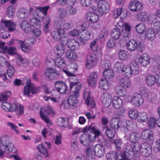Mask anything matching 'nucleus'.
Here are the masks:
<instances>
[{"instance_id": "obj_11", "label": "nucleus", "mask_w": 160, "mask_h": 160, "mask_svg": "<svg viewBox=\"0 0 160 160\" xmlns=\"http://www.w3.org/2000/svg\"><path fill=\"white\" fill-rule=\"evenodd\" d=\"M131 102L135 107H138L142 104L143 99L140 94L134 93L132 95Z\"/></svg>"}, {"instance_id": "obj_6", "label": "nucleus", "mask_w": 160, "mask_h": 160, "mask_svg": "<svg viewBox=\"0 0 160 160\" xmlns=\"http://www.w3.org/2000/svg\"><path fill=\"white\" fill-rule=\"evenodd\" d=\"M60 39L61 43L56 45V49L58 51V54L62 55L65 53L69 39L67 36H64L61 37Z\"/></svg>"}, {"instance_id": "obj_62", "label": "nucleus", "mask_w": 160, "mask_h": 160, "mask_svg": "<svg viewBox=\"0 0 160 160\" xmlns=\"http://www.w3.org/2000/svg\"><path fill=\"white\" fill-rule=\"evenodd\" d=\"M116 42L113 38H111L107 42V47L109 48H114L116 45Z\"/></svg>"}, {"instance_id": "obj_31", "label": "nucleus", "mask_w": 160, "mask_h": 160, "mask_svg": "<svg viewBox=\"0 0 160 160\" xmlns=\"http://www.w3.org/2000/svg\"><path fill=\"white\" fill-rule=\"evenodd\" d=\"M82 130L81 131V132L86 133L90 131V133L89 134H92V133L95 134V133H97L98 132H100L96 127H93L92 125L86 126L85 127L82 128Z\"/></svg>"}, {"instance_id": "obj_26", "label": "nucleus", "mask_w": 160, "mask_h": 160, "mask_svg": "<svg viewBox=\"0 0 160 160\" xmlns=\"http://www.w3.org/2000/svg\"><path fill=\"white\" fill-rule=\"evenodd\" d=\"M121 27L120 26L117 27L116 28L112 29L111 34L112 37L115 40L118 39L120 37L121 38H122V34H121ZM121 40H122L121 39Z\"/></svg>"}, {"instance_id": "obj_25", "label": "nucleus", "mask_w": 160, "mask_h": 160, "mask_svg": "<svg viewBox=\"0 0 160 160\" xmlns=\"http://www.w3.org/2000/svg\"><path fill=\"white\" fill-rule=\"evenodd\" d=\"M29 14L28 10L24 8L19 9L17 13V16L19 19L27 18Z\"/></svg>"}, {"instance_id": "obj_3", "label": "nucleus", "mask_w": 160, "mask_h": 160, "mask_svg": "<svg viewBox=\"0 0 160 160\" xmlns=\"http://www.w3.org/2000/svg\"><path fill=\"white\" fill-rule=\"evenodd\" d=\"M127 49L130 51L133 52L137 49L139 52H142L145 50L143 43L139 41H137L133 39L129 40L126 43Z\"/></svg>"}, {"instance_id": "obj_60", "label": "nucleus", "mask_w": 160, "mask_h": 160, "mask_svg": "<svg viewBox=\"0 0 160 160\" xmlns=\"http://www.w3.org/2000/svg\"><path fill=\"white\" fill-rule=\"evenodd\" d=\"M6 12L7 16L9 18H12L14 15L15 13V10L13 8V7L11 6L8 8Z\"/></svg>"}, {"instance_id": "obj_22", "label": "nucleus", "mask_w": 160, "mask_h": 160, "mask_svg": "<svg viewBox=\"0 0 160 160\" xmlns=\"http://www.w3.org/2000/svg\"><path fill=\"white\" fill-rule=\"evenodd\" d=\"M33 40L31 38H29L28 39V40L22 41L21 40H18V43L19 45L20 46V48L24 52H28L29 51V49L28 48L29 42H28V40Z\"/></svg>"}, {"instance_id": "obj_17", "label": "nucleus", "mask_w": 160, "mask_h": 160, "mask_svg": "<svg viewBox=\"0 0 160 160\" xmlns=\"http://www.w3.org/2000/svg\"><path fill=\"white\" fill-rule=\"evenodd\" d=\"M129 8L132 12H139L142 9V4L136 0L131 1L129 5Z\"/></svg>"}, {"instance_id": "obj_63", "label": "nucleus", "mask_w": 160, "mask_h": 160, "mask_svg": "<svg viewBox=\"0 0 160 160\" xmlns=\"http://www.w3.org/2000/svg\"><path fill=\"white\" fill-rule=\"evenodd\" d=\"M102 68L104 70L109 69L111 66V63L109 61L105 60L102 62Z\"/></svg>"}, {"instance_id": "obj_5", "label": "nucleus", "mask_w": 160, "mask_h": 160, "mask_svg": "<svg viewBox=\"0 0 160 160\" xmlns=\"http://www.w3.org/2000/svg\"><path fill=\"white\" fill-rule=\"evenodd\" d=\"M82 88L81 85L77 86L75 90L73 91V94L70 95L67 100V102L70 107H77L78 100L77 99L79 96V90Z\"/></svg>"}, {"instance_id": "obj_29", "label": "nucleus", "mask_w": 160, "mask_h": 160, "mask_svg": "<svg viewBox=\"0 0 160 160\" xmlns=\"http://www.w3.org/2000/svg\"><path fill=\"white\" fill-rule=\"evenodd\" d=\"M138 59L140 64L143 66H147L149 62L150 58L146 53L142 54Z\"/></svg>"}, {"instance_id": "obj_44", "label": "nucleus", "mask_w": 160, "mask_h": 160, "mask_svg": "<svg viewBox=\"0 0 160 160\" xmlns=\"http://www.w3.org/2000/svg\"><path fill=\"white\" fill-rule=\"evenodd\" d=\"M112 143L114 144L116 148L118 149H120L123 145V142L122 139L118 138L115 139H111L110 140Z\"/></svg>"}, {"instance_id": "obj_18", "label": "nucleus", "mask_w": 160, "mask_h": 160, "mask_svg": "<svg viewBox=\"0 0 160 160\" xmlns=\"http://www.w3.org/2000/svg\"><path fill=\"white\" fill-rule=\"evenodd\" d=\"M112 97L108 93L105 92L102 96V102L103 105L106 107H109L112 102Z\"/></svg>"}, {"instance_id": "obj_52", "label": "nucleus", "mask_w": 160, "mask_h": 160, "mask_svg": "<svg viewBox=\"0 0 160 160\" xmlns=\"http://www.w3.org/2000/svg\"><path fill=\"white\" fill-rule=\"evenodd\" d=\"M130 67L132 74L136 75L139 72L138 65L135 63H131L129 65Z\"/></svg>"}, {"instance_id": "obj_15", "label": "nucleus", "mask_w": 160, "mask_h": 160, "mask_svg": "<svg viewBox=\"0 0 160 160\" xmlns=\"http://www.w3.org/2000/svg\"><path fill=\"white\" fill-rule=\"evenodd\" d=\"M99 12L103 14L106 13L108 12L110 7L108 3L105 1H99L97 2Z\"/></svg>"}, {"instance_id": "obj_38", "label": "nucleus", "mask_w": 160, "mask_h": 160, "mask_svg": "<svg viewBox=\"0 0 160 160\" xmlns=\"http://www.w3.org/2000/svg\"><path fill=\"white\" fill-rule=\"evenodd\" d=\"M11 108L13 109V111L16 112V114L18 116H20L23 113V108L21 105L18 108L16 103H14L11 105Z\"/></svg>"}, {"instance_id": "obj_43", "label": "nucleus", "mask_w": 160, "mask_h": 160, "mask_svg": "<svg viewBox=\"0 0 160 160\" xmlns=\"http://www.w3.org/2000/svg\"><path fill=\"white\" fill-rule=\"evenodd\" d=\"M156 34V32H155L154 29L150 28L147 31L146 36L148 39L152 41L154 39Z\"/></svg>"}, {"instance_id": "obj_47", "label": "nucleus", "mask_w": 160, "mask_h": 160, "mask_svg": "<svg viewBox=\"0 0 160 160\" xmlns=\"http://www.w3.org/2000/svg\"><path fill=\"white\" fill-rule=\"evenodd\" d=\"M140 135L135 132H132L129 135V139L132 143H138L137 141L139 139Z\"/></svg>"}, {"instance_id": "obj_46", "label": "nucleus", "mask_w": 160, "mask_h": 160, "mask_svg": "<svg viewBox=\"0 0 160 160\" xmlns=\"http://www.w3.org/2000/svg\"><path fill=\"white\" fill-rule=\"evenodd\" d=\"M69 80L70 82V90L74 86L79 83V79L73 74L71 77L69 78Z\"/></svg>"}, {"instance_id": "obj_8", "label": "nucleus", "mask_w": 160, "mask_h": 160, "mask_svg": "<svg viewBox=\"0 0 160 160\" xmlns=\"http://www.w3.org/2000/svg\"><path fill=\"white\" fill-rule=\"evenodd\" d=\"M26 81L27 84L25 86L23 90V94L24 95L30 97L31 92L32 94H35L39 92L38 88L34 87L33 85L30 82L29 80L28 84L27 83V79H26Z\"/></svg>"}, {"instance_id": "obj_16", "label": "nucleus", "mask_w": 160, "mask_h": 160, "mask_svg": "<svg viewBox=\"0 0 160 160\" xmlns=\"http://www.w3.org/2000/svg\"><path fill=\"white\" fill-rule=\"evenodd\" d=\"M107 160H123V156L121 153L119 154L118 152L110 151L106 154Z\"/></svg>"}, {"instance_id": "obj_61", "label": "nucleus", "mask_w": 160, "mask_h": 160, "mask_svg": "<svg viewBox=\"0 0 160 160\" xmlns=\"http://www.w3.org/2000/svg\"><path fill=\"white\" fill-rule=\"evenodd\" d=\"M119 58L122 60H126L128 58L127 52L124 50H120L118 53Z\"/></svg>"}, {"instance_id": "obj_51", "label": "nucleus", "mask_w": 160, "mask_h": 160, "mask_svg": "<svg viewBox=\"0 0 160 160\" xmlns=\"http://www.w3.org/2000/svg\"><path fill=\"white\" fill-rule=\"evenodd\" d=\"M42 112L48 115H53L55 114V112L53 111L52 108L48 106H46L45 108H41V110Z\"/></svg>"}, {"instance_id": "obj_27", "label": "nucleus", "mask_w": 160, "mask_h": 160, "mask_svg": "<svg viewBox=\"0 0 160 160\" xmlns=\"http://www.w3.org/2000/svg\"><path fill=\"white\" fill-rule=\"evenodd\" d=\"M20 27L26 33H29L32 31V26L30 25L28 21H23L20 24Z\"/></svg>"}, {"instance_id": "obj_19", "label": "nucleus", "mask_w": 160, "mask_h": 160, "mask_svg": "<svg viewBox=\"0 0 160 160\" xmlns=\"http://www.w3.org/2000/svg\"><path fill=\"white\" fill-rule=\"evenodd\" d=\"M2 143V145L4 147V150L5 151H7L8 153L12 152L14 148V146L12 143H10L9 144V141L8 139L4 138L3 139H1L0 138V143Z\"/></svg>"}, {"instance_id": "obj_35", "label": "nucleus", "mask_w": 160, "mask_h": 160, "mask_svg": "<svg viewBox=\"0 0 160 160\" xmlns=\"http://www.w3.org/2000/svg\"><path fill=\"white\" fill-rule=\"evenodd\" d=\"M37 148L39 152L46 158L49 157L50 155L46 148L45 146L42 144H41L37 146Z\"/></svg>"}, {"instance_id": "obj_2", "label": "nucleus", "mask_w": 160, "mask_h": 160, "mask_svg": "<svg viewBox=\"0 0 160 160\" xmlns=\"http://www.w3.org/2000/svg\"><path fill=\"white\" fill-rule=\"evenodd\" d=\"M49 8V6H46L43 7H38L36 8V12L37 17L32 18L30 20V22L32 23V26L36 28H39L41 22L40 19H42L41 15L44 14V16H46L47 11Z\"/></svg>"}, {"instance_id": "obj_58", "label": "nucleus", "mask_w": 160, "mask_h": 160, "mask_svg": "<svg viewBox=\"0 0 160 160\" xmlns=\"http://www.w3.org/2000/svg\"><path fill=\"white\" fill-rule=\"evenodd\" d=\"M128 114L131 118L133 119H135L138 117L139 114L136 110L132 109L129 111Z\"/></svg>"}, {"instance_id": "obj_56", "label": "nucleus", "mask_w": 160, "mask_h": 160, "mask_svg": "<svg viewBox=\"0 0 160 160\" xmlns=\"http://www.w3.org/2000/svg\"><path fill=\"white\" fill-rule=\"evenodd\" d=\"M2 107L3 109L6 111H13V109L11 108V104L6 102L2 103Z\"/></svg>"}, {"instance_id": "obj_48", "label": "nucleus", "mask_w": 160, "mask_h": 160, "mask_svg": "<svg viewBox=\"0 0 160 160\" xmlns=\"http://www.w3.org/2000/svg\"><path fill=\"white\" fill-rule=\"evenodd\" d=\"M50 18L48 17H46V19L44 20L43 23L45 24L43 27V30L44 32L47 34L50 31L49 28Z\"/></svg>"}, {"instance_id": "obj_54", "label": "nucleus", "mask_w": 160, "mask_h": 160, "mask_svg": "<svg viewBox=\"0 0 160 160\" xmlns=\"http://www.w3.org/2000/svg\"><path fill=\"white\" fill-rule=\"evenodd\" d=\"M56 122L58 126L63 127H66L68 124V122H66L65 118H58Z\"/></svg>"}, {"instance_id": "obj_21", "label": "nucleus", "mask_w": 160, "mask_h": 160, "mask_svg": "<svg viewBox=\"0 0 160 160\" xmlns=\"http://www.w3.org/2000/svg\"><path fill=\"white\" fill-rule=\"evenodd\" d=\"M141 137L143 139L152 140L153 138V132L150 130H144L142 133Z\"/></svg>"}, {"instance_id": "obj_50", "label": "nucleus", "mask_w": 160, "mask_h": 160, "mask_svg": "<svg viewBox=\"0 0 160 160\" xmlns=\"http://www.w3.org/2000/svg\"><path fill=\"white\" fill-rule=\"evenodd\" d=\"M103 76L106 79L112 78L114 75L112 70L110 69L104 70L103 72Z\"/></svg>"}, {"instance_id": "obj_33", "label": "nucleus", "mask_w": 160, "mask_h": 160, "mask_svg": "<svg viewBox=\"0 0 160 160\" xmlns=\"http://www.w3.org/2000/svg\"><path fill=\"white\" fill-rule=\"evenodd\" d=\"M146 82L148 86L151 87L153 85L156 81V75H147L145 77Z\"/></svg>"}, {"instance_id": "obj_41", "label": "nucleus", "mask_w": 160, "mask_h": 160, "mask_svg": "<svg viewBox=\"0 0 160 160\" xmlns=\"http://www.w3.org/2000/svg\"><path fill=\"white\" fill-rule=\"evenodd\" d=\"M112 104L115 108L118 109L122 105V100L118 97H114L113 98L112 101Z\"/></svg>"}, {"instance_id": "obj_34", "label": "nucleus", "mask_w": 160, "mask_h": 160, "mask_svg": "<svg viewBox=\"0 0 160 160\" xmlns=\"http://www.w3.org/2000/svg\"><path fill=\"white\" fill-rule=\"evenodd\" d=\"M103 129H105V134L107 137L112 139L113 138L116 133L115 130L112 129L107 126L104 127Z\"/></svg>"}, {"instance_id": "obj_36", "label": "nucleus", "mask_w": 160, "mask_h": 160, "mask_svg": "<svg viewBox=\"0 0 160 160\" xmlns=\"http://www.w3.org/2000/svg\"><path fill=\"white\" fill-rule=\"evenodd\" d=\"M110 86V83L107 79H101L99 82V87L104 90H108Z\"/></svg>"}, {"instance_id": "obj_37", "label": "nucleus", "mask_w": 160, "mask_h": 160, "mask_svg": "<svg viewBox=\"0 0 160 160\" xmlns=\"http://www.w3.org/2000/svg\"><path fill=\"white\" fill-rule=\"evenodd\" d=\"M86 18L92 22H96L98 19V17L97 14L95 13L89 12L86 15Z\"/></svg>"}, {"instance_id": "obj_57", "label": "nucleus", "mask_w": 160, "mask_h": 160, "mask_svg": "<svg viewBox=\"0 0 160 160\" xmlns=\"http://www.w3.org/2000/svg\"><path fill=\"white\" fill-rule=\"evenodd\" d=\"M7 65L8 68V69L7 70V73L9 77H11L14 73V69L9 62L8 63Z\"/></svg>"}, {"instance_id": "obj_49", "label": "nucleus", "mask_w": 160, "mask_h": 160, "mask_svg": "<svg viewBox=\"0 0 160 160\" xmlns=\"http://www.w3.org/2000/svg\"><path fill=\"white\" fill-rule=\"evenodd\" d=\"M136 17L139 21H144L147 17V13L145 11L140 12L136 15Z\"/></svg>"}, {"instance_id": "obj_10", "label": "nucleus", "mask_w": 160, "mask_h": 160, "mask_svg": "<svg viewBox=\"0 0 160 160\" xmlns=\"http://www.w3.org/2000/svg\"><path fill=\"white\" fill-rule=\"evenodd\" d=\"M92 37V35L90 31L83 30L81 32L78 40L81 44L84 45L85 43V41L89 40Z\"/></svg>"}, {"instance_id": "obj_30", "label": "nucleus", "mask_w": 160, "mask_h": 160, "mask_svg": "<svg viewBox=\"0 0 160 160\" xmlns=\"http://www.w3.org/2000/svg\"><path fill=\"white\" fill-rule=\"evenodd\" d=\"M108 32L106 29H102L100 32L99 36V39L100 42L103 43L108 38Z\"/></svg>"}, {"instance_id": "obj_59", "label": "nucleus", "mask_w": 160, "mask_h": 160, "mask_svg": "<svg viewBox=\"0 0 160 160\" xmlns=\"http://www.w3.org/2000/svg\"><path fill=\"white\" fill-rule=\"evenodd\" d=\"M135 28L136 31L140 33H142L146 29L143 23L138 24L136 26Z\"/></svg>"}, {"instance_id": "obj_64", "label": "nucleus", "mask_w": 160, "mask_h": 160, "mask_svg": "<svg viewBox=\"0 0 160 160\" xmlns=\"http://www.w3.org/2000/svg\"><path fill=\"white\" fill-rule=\"evenodd\" d=\"M157 96L156 94L153 92H150L148 93V98L149 101L152 103L154 102L156 100Z\"/></svg>"}, {"instance_id": "obj_24", "label": "nucleus", "mask_w": 160, "mask_h": 160, "mask_svg": "<svg viewBox=\"0 0 160 160\" xmlns=\"http://www.w3.org/2000/svg\"><path fill=\"white\" fill-rule=\"evenodd\" d=\"M57 30L54 31L51 34V36L54 39L57 41H59L61 38V35L64 34V31L56 26H55Z\"/></svg>"}, {"instance_id": "obj_28", "label": "nucleus", "mask_w": 160, "mask_h": 160, "mask_svg": "<svg viewBox=\"0 0 160 160\" xmlns=\"http://www.w3.org/2000/svg\"><path fill=\"white\" fill-rule=\"evenodd\" d=\"M119 116L115 117L114 119H112L110 122V128L112 129L115 130L119 128L121 125V122L119 121L116 120L119 118Z\"/></svg>"}, {"instance_id": "obj_14", "label": "nucleus", "mask_w": 160, "mask_h": 160, "mask_svg": "<svg viewBox=\"0 0 160 160\" xmlns=\"http://www.w3.org/2000/svg\"><path fill=\"white\" fill-rule=\"evenodd\" d=\"M122 30V38H121V39L123 41L128 40L129 39V37L130 36V32L131 31L130 25L127 23H125L124 26L123 27V29Z\"/></svg>"}, {"instance_id": "obj_39", "label": "nucleus", "mask_w": 160, "mask_h": 160, "mask_svg": "<svg viewBox=\"0 0 160 160\" xmlns=\"http://www.w3.org/2000/svg\"><path fill=\"white\" fill-rule=\"evenodd\" d=\"M55 63L59 68H62L66 66L65 60L61 57L57 58L55 60Z\"/></svg>"}, {"instance_id": "obj_7", "label": "nucleus", "mask_w": 160, "mask_h": 160, "mask_svg": "<svg viewBox=\"0 0 160 160\" xmlns=\"http://www.w3.org/2000/svg\"><path fill=\"white\" fill-rule=\"evenodd\" d=\"M54 26L62 30L65 34L67 30L70 29L73 27V24L72 22H65L62 21L61 19H59L55 22Z\"/></svg>"}, {"instance_id": "obj_42", "label": "nucleus", "mask_w": 160, "mask_h": 160, "mask_svg": "<svg viewBox=\"0 0 160 160\" xmlns=\"http://www.w3.org/2000/svg\"><path fill=\"white\" fill-rule=\"evenodd\" d=\"M67 57L72 61H75L77 58V55L72 50H67L66 53Z\"/></svg>"}, {"instance_id": "obj_12", "label": "nucleus", "mask_w": 160, "mask_h": 160, "mask_svg": "<svg viewBox=\"0 0 160 160\" xmlns=\"http://www.w3.org/2000/svg\"><path fill=\"white\" fill-rule=\"evenodd\" d=\"M0 29L2 30H5V28H7L9 31L12 32L15 29L16 24L9 20H2L1 21Z\"/></svg>"}, {"instance_id": "obj_20", "label": "nucleus", "mask_w": 160, "mask_h": 160, "mask_svg": "<svg viewBox=\"0 0 160 160\" xmlns=\"http://www.w3.org/2000/svg\"><path fill=\"white\" fill-rule=\"evenodd\" d=\"M94 153L99 157L102 156L104 153V148L100 144H97L94 146Z\"/></svg>"}, {"instance_id": "obj_23", "label": "nucleus", "mask_w": 160, "mask_h": 160, "mask_svg": "<svg viewBox=\"0 0 160 160\" xmlns=\"http://www.w3.org/2000/svg\"><path fill=\"white\" fill-rule=\"evenodd\" d=\"M98 76L96 73L94 72H92L88 80V84L89 86L94 87L97 83Z\"/></svg>"}, {"instance_id": "obj_4", "label": "nucleus", "mask_w": 160, "mask_h": 160, "mask_svg": "<svg viewBox=\"0 0 160 160\" xmlns=\"http://www.w3.org/2000/svg\"><path fill=\"white\" fill-rule=\"evenodd\" d=\"M100 135V132H98L97 133L95 134L92 133V134H89L88 135L85 134L81 135L80 138V142L84 146H88L90 145L91 142V139L92 141L95 140L96 138L98 137Z\"/></svg>"}, {"instance_id": "obj_55", "label": "nucleus", "mask_w": 160, "mask_h": 160, "mask_svg": "<svg viewBox=\"0 0 160 160\" xmlns=\"http://www.w3.org/2000/svg\"><path fill=\"white\" fill-rule=\"evenodd\" d=\"M11 95V92L8 91L2 93L0 94V102L7 101Z\"/></svg>"}, {"instance_id": "obj_9", "label": "nucleus", "mask_w": 160, "mask_h": 160, "mask_svg": "<svg viewBox=\"0 0 160 160\" xmlns=\"http://www.w3.org/2000/svg\"><path fill=\"white\" fill-rule=\"evenodd\" d=\"M115 67L119 70H121L122 74L128 77H130L132 74L129 66L124 65L122 62H117Z\"/></svg>"}, {"instance_id": "obj_45", "label": "nucleus", "mask_w": 160, "mask_h": 160, "mask_svg": "<svg viewBox=\"0 0 160 160\" xmlns=\"http://www.w3.org/2000/svg\"><path fill=\"white\" fill-rule=\"evenodd\" d=\"M114 91L116 94L121 96H123L126 93L125 89L120 85L116 87Z\"/></svg>"}, {"instance_id": "obj_13", "label": "nucleus", "mask_w": 160, "mask_h": 160, "mask_svg": "<svg viewBox=\"0 0 160 160\" xmlns=\"http://www.w3.org/2000/svg\"><path fill=\"white\" fill-rule=\"evenodd\" d=\"M55 86L57 91L62 94H65L67 91L68 87L63 81H58L55 82Z\"/></svg>"}, {"instance_id": "obj_53", "label": "nucleus", "mask_w": 160, "mask_h": 160, "mask_svg": "<svg viewBox=\"0 0 160 160\" xmlns=\"http://www.w3.org/2000/svg\"><path fill=\"white\" fill-rule=\"evenodd\" d=\"M138 117L139 119L138 120L140 122H144L148 120V117L146 113L145 112H142L139 114Z\"/></svg>"}, {"instance_id": "obj_1", "label": "nucleus", "mask_w": 160, "mask_h": 160, "mask_svg": "<svg viewBox=\"0 0 160 160\" xmlns=\"http://www.w3.org/2000/svg\"><path fill=\"white\" fill-rule=\"evenodd\" d=\"M140 145L139 143H128L125 148V151L121 153L123 160H130L133 156L134 152L140 150Z\"/></svg>"}, {"instance_id": "obj_40", "label": "nucleus", "mask_w": 160, "mask_h": 160, "mask_svg": "<svg viewBox=\"0 0 160 160\" xmlns=\"http://www.w3.org/2000/svg\"><path fill=\"white\" fill-rule=\"evenodd\" d=\"M91 92H88L87 98L85 101V103L88 106H90L92 108H94L95 106V103L93 99L91 97Z\"/></svg>"}, {"instance_id": "obj_32", "label": "nucleus", "mask_w": 160, "mask_h": 160, "mask_svg": "<svg viewBox=\"0 0 160 160\" xmlns=\"http://www.w3.org/2000/svg\"><path fill=\"white\" fill-rule=\"evenodd\" d=\"M94 56V54H91L87 58L86 66L88 69L92 68L94 65V62L95 61V59L93 57Z\"/></svg>"}]
</instances>
